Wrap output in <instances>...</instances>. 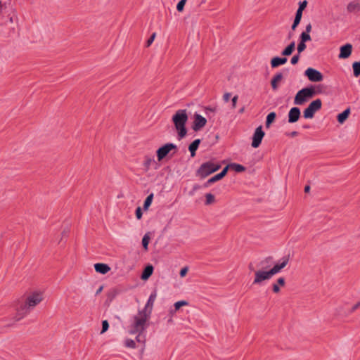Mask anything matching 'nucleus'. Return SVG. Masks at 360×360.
I'll return each mask as SVG.
<instances>
[{
  "instance_id": "1",
  "label": "nucleus",
  "mask_w": 360,
  "mask_h": 360,
  "mask_svg": "<svg viewBox=\"0 0 360 360\" xmlns=\"http://www.w3.org/2000/svg\"><path fill=\"white\" fill-rule=\"evenodd\" d=\"M44 300L43 292L34 291L29 293L22 304L17 309L18 319L28 314L34 308Z\"/></svg>"
},
{
  "instance_id": "2",
  "label": "nucleus",
  "mask_w": 360,
  "mask_h": 360,
  "mask_svg": "<svg viewBox=\"0 0 360 360\" xmlns=\"http://www.w3.org/2000/svg\"><path fill=\"white\" fill-rule=\"evenodd\" d=\"M272 262L271 257H266L259 262V269L255 272V278L253 280L254 285H261L264 281L270 280L274 276L269 269H266L271 266Z\"/></svg>"
},
{
  "instance_id": "3",
  "label": "nucleus",
  "mask_w": 360,
  "mask_h": 360,
  "mask_svg": "<svg viewBox=\"0 0 360 360\" xmlns=\"http://www.w3.org/2000/svg\"><path fill=\"white\" fill-rule=\"evenodd\" d=\"M150 317V311H139L138 314L134 317V322L130 326L129 333H142L147 327V321Z\"/></svg>"
},
{
  "instance_id": "4",
  "label": "nucleus",
  "mask_w": 360,
  "mask_h": 360,
  "mask_svg": "<svg viewBox=\"0 0 360 360\" xmlns=\"http://www.w3.org/2000/svg\"><path fill=\"white\" fill-rule=\"evenodd\" d=\"M188 121V114L186 109L178 110L172 116V122L178 131L179 139L184 138L187 133L186 124Z\"/></svg>"
},
{
  "instance_id": "5",
  "label": "nucleus",
  "mask_w": 360,
  "mask_h": 360,
  "mask_svg": "<svg viewBox=\"0 0 360 360\" xmlns=\"http://www.w3.org/2000/svg\"><path fill=\"white\" fill-rule=\"evenodd\" d=\"M315 94L314 88L312 86L303 88L296 94L294 98V104L302 105L313 98Z\"/></svg>"
},
{
  "instance_id": "6",
  "label": "nucleus",
  "mask_w": 360,
  "mask_h": 360,
  "mask_svg": "<svg viewBox=\"0 0 360 360\" xmlns=\"http://www.w3.org/2000/svg\"><path fill=\"white\" fill-rule=\"evenodd\" d=\"M221 167L218 163L212 161H208L202 163L197 170V176L201 179H205L210 174L217 171Z\"/></svg>"
},
{
  "instance_id": "7",
  "label": "nucleus",
  "mask_w": 360,
  "mask_h": 360,
  "mask_svg": "<svg viewBox=\"0 0 360 360\" xmlns=\"http://www.w3.org/2000/svg\"><path fill=\"white\" fill-rule=\"evenodd\" d=\"M322 106L321 100L317 98L308 105L307 108L303 112V116L305 119H311L314 117L316 112L319 111Z\"/></svg>"
},
{
  "instance_id": "8",
  "label": "nucleus",
  "mask_w": 360,
  "mask_h": 360,
  "mask_svg": "<svg viewBox=\"0 0 360 360\" xmlns=\"http://www.w3.org/2000/svg\"><path fill=\"white\" fill-rule=\"evenodd\" d=\"M177 146L172 143H168L159 148L157 150V157L159 161L164 159L172 150H176Z\"/></svg>"
},
{
  "instance_id": "9",
  "label": "nucleus",
  "mask_w": 360,
  "mask_h": 360,
  "mask_svg": "<svg viewBox=\"0 0 360 360\" xmlns=\"http://www.w3.org/2000/svg\"><path fill=\"white\" fill-rule=\"evenodd\" d=\"M305 76H307L311 82H317L323 80V77L322 74L312 68H307L304 72Z\"/></svg>"
},
{
  "instance_id": "10",
  "label": "nucleus",
  "mask_w": 360,
  "mask_h": 360,
  "mask_svg": "<svg viewBox=\"0 0 360 360\" xmlns=\"http://www.w3.org/2000/svg\"><path fill=\"white\" fill-rule=\"evenodd\" d=\"M264 132L262 130V126L258 127L253 134L252 141V147L257 148L262 143V141L264 136Z\"/></svg>"
},
{
  "instance_id": "11",
  "label": "nucleus",
  "mask_w": 360,
  "mask_h": 360,
  "mask_svg": "<svg viewBox=\"0 0 360 360\" xmlns=\"http://www.w3.org/2000/svg\"><path fill=\"white\" fill-rule=\"evenodd\" d=\"M207 120L199 114L194 115V122L193 129L194 131H198L205 126Z\"/></svg>"
},
{
  "instance_id": "12",
  "label": "nucleus",
  "mask_w": 360,
  "mask_h": 360,
  "mask_svg": "<svg viewBox=\"0 0 360 360\" xmlns=\"http://www.w3.org/2000/svg\"><path fill=\"white\" fill-rule=\"evenodd\" d=\"M300 117V110L297 107L292 108L288 112V122L294 123Z\"/></svg>"
},
{
  "instance_id": "13",
  "label": "nucleus",
  "mask_w": 360,
  "mask_h": 360,
  "mask_svg": "<svg viewBox=\"0 0 360 360\" xmlns=\"http://www.w3.org/2000/svg\"><path fill=\"white\" fill-rule=\"evenodd\" d=\"M157 297V291L154 290L150 295L147 303L145 305V307L142 309L143 311H150V314H151V311L153 307L154 302Z\"/></svg>"
},
{
  "instance_id": "14",
  "label": "nucleus",
  "mask_w": 360,
  "mask_h": 360,
  "mask_svg": "<svg viewBox=\"0 0 360 360\" xmlns=\"http://www.w3.org/2000/svg\"><path fill=\"white\" fill-rule=\"evenodd\" d=\"M352 46L350 44H347L340 47V52L338 56L340 58H347L352 53Z\"/></svg>"
},
{
  "instance_id": "15",
  "label": "nucleus",
  "mask_w": 360,
  "mask_h": 360,
  "mask_svg": "<svg viewBox=\"0 0 360 360\" xmlns=\"http://www.w3.org/2000/svg\"><path fill=\"white\" fill-rule=\"evenodd\" d=\"M229 168V166H226L220 173L214 175V176H212L210 179H208V181H207L206 186H207L208 185L213 184L217 181H219L223 177H224L228 172Z\"/></svg>"
},
{
  "instance_id": "16",
  "label": "nucleus",
  "mask_w": 360,
  "mask_h": 360,
  "mask_svg": "<svg viewBox=\"0 0 360 360\" xmlns=\"http://www.w3.org/2000/svg\"><path fill=\"white\" fill-rule=\"evenodd\" d=\"M283 79V75L281 72L276 73L271 81V85L274 91H276L278 88V84Z\"/></svg>"
},
{
  "instance_id": "17",
  "label": "nucleus",
  "mask_w": 360,
  "mask_h": 360,
  "mask_svg": "<svg viewBox=\"0 0 360 360\" xmlns=\"http://www.w3.org/2000/svg\"><path fill=\"white\" fill-rule=\"evenodd\" d=\"M94 269L96 272H98L102 274H105L110 270V266L108 264L103 263L95 264Z\"/></svg>"
},
{
  "instance_id": "18",
  "label": "nucleus",
  "mask_w": 360,
  "mask_h": 360,
  "mask_svg": "<svg viewBox=\"0 0 360 360\" xmlns=\"http://www.w3.org/2000/svg\"><path fill=\"white\" fill-rule=\"evenodd\" d=\"M285 280L283 277H280L277 279L276 283L272 284V290L274 293H278L280 292V287L285 286Z\"/></svg>"
},
{
  "instance_id": "19",
  "label": "nucleus",
  "mask_w": 360,
  "mask_h": 360,
  "mask_svg": "<svg viewBox=\"0 0 360 360\" xmlns=\"http://www.w3.org/2000/svg\"><path fill=\"white\" fill-rule=\"evenodd\" d=\"M286 62V58L274 57L271 60V65L273 68H275L285 64Z\"/></svg>"
},
{
  "instance_id": "20",
  "label": "nucleus",
  "mask_w": 360,
  "mask_h": 360,
  "mask_svg": "<svg viewBox=\"0 0 360 360\" xmlns=\"http://www.w3.org/2000/svg\"><path fill=\"white\" fill-rule=\"evenodd\" d=\"M349 114H350L349 108H347L342 112L338 114V115L337 117L338 122L340 124H343L345 122V120L348 118Z\"/></svg>"
},
{
  "instance_id": "21",
  "label": "nucleus",
  "mask_w": 360,
  "mask_h": 360,
  "mask_svg": "<svg viewBox=\"0 0 360 360\" xmlns=\"http://www.w3.org/2000/svg\"><path fill=\"white\" fill-rule=\"evenodd\" d=\"M200 143V139H195L190 144V146L188 147V150L191 152V157H194L195 155V151L197 150Z\"/></svg>"
},
{
  "instance_id": "22",
  "label": "nucleus",
  "mask_w": 360,
  "mask_h": 360,
  "mask_svg": "<svg viewBox=\"0 0 360 360\" xmlns=\"http://www.w3.org/2000/svg\"><path fill=\"white\" fill-rule=\"evenodd\" d=\"M153 267L152 265L147 266L141 275V279L142 280H147L153 274Z\"/></svg>"
},
{
  "instance_id": "23",
  "label": "nucleus",
  "mask_w": 360,
  "mask_h": 360,
  "mask_svg": "<svg viewBox=\"0 0 360 360\" xmlns=\"http://www.w3.org/2000/svg\"><path fill=\"white\" fill-rule=\"evenodd\" d=\"M295 47V41H292L283 51V56H290L293 52Z\"/></svg>"
},
{
  "instance_id": "24",
  "label": "nucleus",
  "mask_w": 360,
  "mask_h": 360,
  "mask_svg": "<svg viewBox=\"0 0 360 360\" xmlns=\"http://www.w3.org/2000/svg\"><path fill=\"white\" fill-rule=\"evenodd\" d=\"M155 163V162L153 158L148 156L145 157L143 165L147 170H148Z\"/></svg>"
},
{
  "instance_id": "25",
  "label": "nucleus",
  "mask_w": 360,
  "mask_h": 360,
  "mask_svg": "<svg viewBox=\"0 0 360 360\" xmlns=\"http://www.w3.org/2000/svg\"><path fill=\"white\" fill-rule=\"evenodd\" d=\"M347 9L348 12H354L360 9V4L356 1L351 2L347 5Z\"/></svg>"
},
{
  "instance_id": "26",
  "label": "nucleus",
  "mask_w": 360,
  "mask_h": 360,
  "mask_svg": "<svg viewBox=\"0 0 360 360\" xmlns=\"http://www.w3.org/2000/svg\"><path fill=\"white\" fill-rule=\"evenodd\" d=\"M302 13L300 12V11H297L295 18L294 20V22L292 23V25L291 27L292 30H295L299 23L300 22L301 18H302Z\"/></svg>"
},
{
  "instance_id": "27",
  "label": "nucleus",
  "mask_w": 360,
  "mask_h": 360,
  "mask_svg": "<svg viewBox=\"0 0 360 360\" xmlns=\"http://www.w3.org/2000/svg\"><path fill=\"white\" fill-rule=\"evenodd\" d=\"M228 166H229V168L233 169L236 172H243L245 170V167L244 166L237 163H232Z\"/></svg>"
},
{
  "instance_id": "28",
  "label": "nucleus",
  "mask_w": 360,
  "mask_h": 360,
  "mask_svg": "<svg viewBox=\"0 0 360 360\" xmlns=\"http://www.w3.org/2000/svg\"><path fill=\"white\" fill-rule=\"evenodd\" d=\"M276 116V115L274 112H271L268 114V115L266 117V127L267 128H269L270 127L271 124L275 120Z\"/></svg>"
},
{
  "instance_id": "29",
  "label": "nucleus",
  "mask_w": 360,
  "mask_h": 360,
  "mask_svg": "<svg viewBox=\"0 0 360 360\" xmlns=\"http://www.w3.org/2000/svg\"><path fill=\"white\" fill-rule=\"evenodd\" d=\"M153 199V193H150L145 200L144 204H143V210H147L150 205L152 203Z\"/></svg>"
},
{
  "instance_id": "30",
  "label": "nucleus",
  "mask_w": 360,
  "mask_h": 360,
  "mask_svg": "<svg viewBox=\"0 0 360 360\" xmlns=\"http://www.w3.org/2000/svg\"><path fill=\"white\" fill-rule=\"evenodd\" d=\"M187 305H188V302L185 300H181V301H178V302H175L174 304V312L179 310L181 307L187 306Z\"/></svg>"
},
{
  "instance_id": "31",
  "label": "nucleus",
  "mask_w": 360,
  "mask_h": 360,
  "mask_svg": "<svg viewBox=\"0 0 360 360\" xmlns=\"http://www.w3.org/2000/svg\"><path fill=\"white\" fill-rule=\"evenodd\" d=\"M353 72L355 77L360 75V62H354L352 65Z\"/></svg>"
},
{
  "instance_id": "32",
  "label": "nucleus",
  "mask_w": 360,
  "mask_h": 360,
  "mask_svg": "<svg viewBox=\"0 0 360 360\" xmlns=\"http://www.w3.org/2000/svg\"><path fill=\"white\" fill-rule=\"evenodd\" d=\"M205 205H209L215 202V198L214 195L212 193H207L205 195Z\"/></svg>"
},
{
  "instance_id": "33",
  "label": "nucleus",
  "mask_w": 360,
  "mask_h": 360,
  "mask_svg": "<svg viewBox=\"0 0 360 360\" xmlns=\"http://www.w3.org/2000/svg\"><path fill=\"white\" fill-rule=\"evenodd\" d=\"M289 262L288 257H283L281 260L278 262V264L281 269H284Z\"/></svg>"
},
{
  "instance_id": "34",
  "label": "nucleus",
  "mask_w": 360,
  "mask_h": 360,
  "mask_svg": "<svg viewBox=\"0 0 360 360\" xmlns=\"http://www.w3.org/2000/svg\"><path fill=\"white\" fill-rule=\"evenodd\" d=\"M289 262L288 257H283L281 260L278 262V264L281 269H284Z\"/></svg>"
},
{
  "instance_id": "35",
  "label": "nucleus",
  "mask_w": 360,
  "mask_h": 360,
  "mask_svg": "<svg viewBox=\"0 0 360 360\" xmlns=\"http://www.w3.org/2000/svg\"><path fill=\"white\" fill-rule=\"evenodd\" d=\"M300 39L301 41L306 43L307 41H311V38L309 33L302 32L300 36Z\"/></svg>"
},
{
  "instance_id": "36",
  "label": "nucleus",
  "mask_w": 360,
  "mask_h": 360,
  "mask_svg": "<svg viewBox=\"0 0 360 360\" xmlns=\"http://www.w3.org/2000/svg\"><path fill=\"white\" fill-rule=\"evenodd\" d=\"M270 271L271 272V274H273V276L278 274L279 272L281 271V267L279 266L278 262L274 265L273 267H271V269H269Z\"/></svg>"
},
{
  "instance_id": "37",
  "label": "nucleus",
  "mask_w": 360,
  "mask_h": 360,
  "mask_svg": "<svg viewBox=\"0 0 360 360\" xmlns=\"http://www.w3.org/2000/svg\"><path fill=\"white\" fill-rule=\"evenodd\" d=\"M149 241H150L149 236L148 234H145L142 238V245L145 250L148 249Z\"/></svg>"
},
{
  "instance_id": "38",
  "label": "nucleus",
  "mask_w": 360,
  "mask_h": 360,
  "mask_svg": "<svg viewBox=\"0 0 360 360\" xmlns=\"http://www.w3.org/2000/svg\"><path fill=\"white\" fill-rule=\"evenodd\" d=\"M124 345L129 348H135L136 347L135 342L133 340L129 339V338L125 340Z\"/></svg>"
},
{
  "instance_id": "39",
  "label": "nucleus",
  "mask_w": 360,
  "mask_h": 360,
  "mask_svg": "<svg viewBox=\"0 0 360 360\" xmlns=\"http://www.w3.org/2000/svg\"><path fill=\"white\" fill-rule=\"evenodd\" d=\"M306 44L304 42L300 41V43L297 45V52L299 54H300L302 51H304L306 49Z\"/></svg>"
},
{
  "instance_id": "40",
  "label": "nucleus",
  "mask_w": 360,
  "mask_h": 360,
  "mask_svg": "<svg viewBox=\"0 0 360 360\" xmlns=\"http://www.w3.org/2000/svg\"><path fill=\"white\" fill-rule=\"evenodd\" d=\"M186 2V0H181L176 6V9L178 11H182L184 10L185 4Z\"/></svg>"
},
{
  "instance_id": "41",
  "label": "nucleus",
  "mask_w": 360,
  "mask_h": 360,
  "mask_svg": "<svg viewBox=\"0 0 360 360\" xmlns=\"http://www.w3.org/2000/svg\"><path fill=\"white\" fill-rule=\"evenodd\" d=\"M307 1L305 0L302 2H300L299 8L297 11H300V12L302 13V11L305 9V8L307 7Z\"/></svg>"
},
{
  "instance_id": "42",
  "label": "nucleus",
  "mask_w": 360,
  "mask_h": 360,
  "mask_svg": "<svg viewBox=\"0 0 360 360\" xmlns=\"http://www.w3.org/2000/svg\"><path fill=\"white\" fill-rule=\"evenodd\" d=\"M156 37V33H153L151 34V36L150 37V38L148 39V41H146V46L148 47L150 46L152 43L153 42V41L155 40V38Z\"/></svg>"
},
{
  "instance_id": "43",
  "label": "nucleus",
  "mask_w": 360,
  "mask_h": 360,
  "mask_svg": "<svg viewBox=\"0 0 360 360\" xmlns=\"http://www.w3.org/2000/svg\"><path fill=\"white\" fill-rule=\"evenodd\" d=\"M109 328V324L107 320H104L102 321V330L101 333H105Z\"/></svg>"
},
{
  "instance_id": "44",
  "label": "nucleus",
  "mask_w": 360,
  "mask_h": 360,
  "mask_svg": "<svg viewBox=\"0 0 360 360\" xmlns=\"http://www.w3.org/2000/svg\"><path fill=\"white\" fill-rule=\"evenodd\" d=\"M299 59H300V54L297 53V55H295L294 56H292V58L290 60L291 64H292V65L297 64Z\"/></svg>"
},
{
  "instance_id": "45",
  "label": "nucleus",
  "mask_w": 360,
  "mask_h": 360,
  "mask_svg": "<svg viewBox=\"0 0 360 360\" xmlns=\"http://www.w3.org/2000/svg\"><path fill=\"white\" fill-rule=\"evenodd\" d=\"M136 217L138 219H141L142 217V211L140 207H138L136 210Z\"/></svg>"
},
{
  "instance_id": "46",
  "label": "nucleus",
  "mask_w": 360,
  "mask_h": 360,
  "mask_svg": "<svg viewBox=\"0 0 360 360\" xmlns=\"http://www.w3.org/2000/svg\"><path fill=\"white\" fill-rule=\"evenodd\" d=\"M188 268L187 266H185V267L182 268L181 269V271H180V273H179L180 276L181 277H184L186 275V274L188 272Z\"/></svg>"
},
{
  "instance_id": "47",
  "label": "nucleus",
  "mask_w": 360,
  "mask_h": 360,
  "mask_svg": "<svg viewBox=\"0 0 360 360\" xmlns=\"http://www.w3.org/2000/svg\"><path fill=\"white\" fill-rule=\"evenodd\" d=\"M238 98V96H235L232 98L231 102H232V108H235L236 107Z\"/></svg>"
},
{
  "instance_id": "48",
  "label": "nucleus",
  "mask_w": 360,
  "mask_h": 360,
  "mask_svg": "<svg viewBox=\"0 0 360 360\" xmlns=\"http://www.w3.org/2000/svg\"><path fill=\"white\" fill-rule=\"evenodd\" d=\"M230 97H231L230 93H225L223 96V99L225 102H228L229 101Z\"/></svg>"
},
{
  "instance_id": "49",
  "label": "nucleus",
  "mask_w": 360,
  "mask_h": 360,
  "mask_svg": "<svg viewBox=\"0 0 360 360\" xmlns=\"http://www.w3.org/2000/svg\"><path fill=\"white\" fill-rule=\"evenodd\" d=\"M311 25L309 23L308 24L307 26H306V28H305V31L304 32H307V33H310V32L311 31Z\"/></svg>"
},
{
  "instance_id": "50",
  "label": "nucleus",
  "mask_w": 360,
  "mask_h": 360,
  "mask_svg": "<svg viewBox=\"0 0 360 360\" xmlns=\"http://www.w3.org/2000/svg\"><path fill=\"white\" fill-rule=\"evenodd\" d=\"M139 335L136 336V340L138 342H144V340H141V333H138Z\"/></svg>"
},
{
  "instance_id": "51",
  "label": "nucleus",
  "mask_w": 360,
  "mask_h": 360,
  "mask_svg": "<svg viewBox=\"0 0 360 360\" xmlns=\"http://www.w3.org/2000/svg\"><path fill=\"white\" fill-rule=\"evenodd\" d=\"M103 290V286H100L99 288L97 290L96 294H99Z\"/></svg>"
},
{
  "instance_id": "52",
  "label": "nucleus",
  "mask_w": 360,
  "mask_h": 360,
  "mask_svg": "<svg viewBox=\"0 0 360 360\" xmlns=\"http://www.w3.org/2000/svg\"><path fill=\"white\" fill-rule=\"evenodd\" d=\"M309 190H310V186H306L304 187V192L307 193V192L309 191Z\"/></svg>"
},
{
  "instance_id": "53",
  "label": "nucleus",
  "mask_w": 360,
  "mask_h": 360,
  "mask_svg": "<svg viewBox=\"0 0 360 360\" xmlns=\"http://www.w3.org/2000/svg\"><path fill=\"white\" fill-rule=\"evenodd\" d=\"M358 306H359L358 304L354 305V306L352 307V312H353L354 311H355V310L357 309Z\"/></svg>"
},
{
  "instance_id": "54",
  "label": "nucleus",
  "mask_w": 360,
  "mask_h": 360,
  "mask_svg": "<svg viewBox=\"0 0 360 360\" xmlns=\"http://www.w3.org/2000/svg\"><path fill=\"white\" fill-rule=\"evenodd\" d=\"M243 111H244V108H242L240 110L239 112H240V113H242V112H243Z\"/></svg>"
},
{
  "instance_id": "55",
  "label": "nucleus",
  "mask_w": 360,
  "mask_h": 360,
  "mask_svg": "<svg viewBox=\"0 0 360 360\" xmlns=\"http://www.w3.org/2000/svg\"><path fill=\"white\" fill-rule=\"evenodd\" d=\"M295 135H297V132L296 131L292 132V136H295Z\"/></svg>"
}]
</instances>
